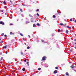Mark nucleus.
Wrapping results in <instances>:
<instances>
[{"label": "nucleus", "instance_id": "nucleus-21", "mask_svg": "<svg viewBox=\"0 0 76 76\" xmlns=\"http://www.w3.org/2000/svg\"><path fill=\"white\" fill-rule=\"evenodd\" d=\"M29 16L30 17H32V15H29Z\"/></svg>", "mask_w": 76, "mask_h": 76}, {"label": "nucleus", "instance_id": "nucleus-30", "mask_svg": "<svg viewBox=\"0 0 76 76\" xmlns=\"http://www.w3.org/2000/svg\"><path fill=\"white\" fill-rule=\"evenodd\" d=\"M21 54H22V55H23V53L22 52H21Z\"/></svg>", "mask_w": 76, "mask_h": 76}, {"label": "nucleus", "instance_id": "nucleus-43", "mask_svg": "<svg viewBox=\"0 0 76 76\" xmlns=\"http://www.w3.org/2000/svg\"><path fill=\"white\" fill-rule=\"evenodd\" d=\"M5 8H6V7H7L5 6Z\"/></svg>", "mask_w": 76, "mask_h": 76}, {"label": "nucleus", "instance_id": "nucleus-2", "mask_svg": "<svg viewBox=\"0 0 76 76\" xmlns=\"http://www.w3.org/2000/svg\"><path fill=\"white\" fill-rule=\"evenodd\" d=\"M0 24H2V25H4V22H3L2 21L0 22Z\"/></svg>", "mask_w": 76, "mask_h": 76}, {"label": "nucleus", "instance_id": "nucleus-22", "mask_svg": "<svg viewBox=\"0 0 76 76\" xmlns=\"http://www.w3.org/2000/svg\"><path fill=\"white\" fill-rule=\"evenodd\" d=\"M39 23H37V25L38 26V25H39Z\"/></svg>", "mask_w": 76, "mask_h": 76}, {"label": "nucleus", "instance_id": "nucleus-52", "mask_svg": "<svg viewBox=\"0 0 76 76\" xmlns=\"http://www.w3.org/2000/svg\"><path fill=\"white\" fill-rule=\"evenodd\" d=\"M75 44L76 45V43H75Z\"/></svg>", "mask_w": 76, "mask_h": 76}, {"label": "nucleus", "instance_id": "nucleus-32", "mask_svg": "<svg viewBox=\"0 0 76 76\" xmlns=\"http://www.w3.org/2000/svg\"><path fill=\"white\" fill-rule=\"evenodd\" d=\"M4 37H7V35H6L5 34V35H4Z\"/></svg>", "mask_w": 76, "mask_h": 76}, {"label": "nucleus", "instance_id": "nucleus-29", "mask_svg": "<svg viewBox=\"0 0 76 76\" xmlns=\"http://www.w3.org/2000/svg\"><path fill=\"white\" fill-rule=\"evenodd\" d=\"M1 12H3V10H1Z\"/></svg>", "mask_w": 76, "mask_h": 76}, {"label": "nucleus", "instance_id": "nucleus-49", "mask_svg": "<svg viewBox=\"0 0 76 76\" xmlns=\"http://www.w3.org/2000/svg\"><path fill=\"white\" fill-rule=\"evenodd\" d=\"M0 41H1V39H0Z\"/></svg>", "mask_w": 76, "mask_h": 76}, {"label": "nucleus", "instance_id": "nucleus-12", "mask_svg": "<svg viewBox=\"0 0 76 76\" xmlns=\"http://www.w3.org/2000/svg\"><path fill=\"white\" fill-rule=\"evenodd\" d=\"M3 3L4 4H6V3L5 2V1H4L3 2Z\"/></svg>", "mask_w": 76, "mask_h": 76}, {"label": "nucleus", "instance_id": "nucleus-40", "mask_svg": "<svg viewBox=\"0 0 76 76\" xmlns=\"http://www.w3.org/2000/svg\"><path fill=\"white\" fill-rule=\"evenodd\" d=\"M34 22H37V21L35 20V21H34Z\"/></svg>", "mask_w": 76, "mask_h": 76}, {"label": "nucleus", "instance_id": "nucleus-34", "mask_svg": "<svg viewBox=\"0 0 76 76\" xmlns=\"http://www.w3.org/2000/svg\"><path fill=\"white\" fill-rule=\"evenodd\" d=\"M1 60H3V58H1Z\"/></svg>", "mask_w": 76, "mask_h": 76}, {"label": "nucleus", "instance_id": "nucleus-10", "mask_svg": "<svg viewBox=\"0 0 76 76\" xmlns=\"http://www.w3.org/2000/svg\"><path fill=\"white\" fill-rule=\"evenodd\" d=\"M4 48H6L7 47V45L3 47Z\"/></svg>", "mask_w": 76, "mask_h": 76}, {"label": "nucleus", "instance_id": "nucleus-45", "mask_svg": "<svg viewBox=\"0 0 76 76\" xmlns=\"http://www.w3.org/2000/svg\"><path fill=\"white\" fill-rule=\"evenodd\" d=\"M75 22L76 23V20L75 21Z\"/></svg>", "mask_w": 76, "mask_h": 76}, {"label": "nucleus", "instance_id": "nucleus-7", "mask_svg": "<svg viewBox=\"0 0 76 76\" xmlns=\"http://www.w3.org/2000/svg\"><path fill=\"white\" fill-rule=\"evenodd\" d=\"M66 75H67V76H69V73H68V72L66 73Z\"/></svg>", "mask_w": 76, "mask_h": 76}, {"label": "nucleus", "instance_id": "nucleus-4", "mask_svg": "<svg viewBox=\"0 0 76 76\" xmlns=\"http://www.w3.org/2000/svg\"><path fill=\"white\" fill-rule=\"evenodd\" d=\"M68 32H69V31L67 30H66V34H68Z\"/></svg>", "mask_w": 76, "mask_h": 76}, {"label": "nucleus", "instance_id": "nucleus-20", "mask_svg": "<svg viewBox=\"0 0 76 76\" xmlns=\"http://www.w3.org/2000/svg\"><path fill=\"white\" fill-rule=\"evenodd\" d=\"M36 11H37V12H38V11H39V9H37Z\"/></svg>", "mask_w": 76, "mask_h": 76}, {"label": "nucleus", "instance_id": "nucleus-41", "mask_svg": "<svg viewBox=\"0 0 76 76\" xmlns=\"http://www.w3.org/2000/svg\"><path fill=\"white\" fill-rule=\"evenodd\" d=\"M42 42H44V40H42Z\"/></svg>", "mask_w": 76, "mask_h": 76}, {"label": "nucleus", "instance_id": "nucleus-1", "mask_svg": "<svg viewBox=\"0 0 76 76\" xmlns=\"http://www.w3.org/2000/svg\"><path fill=\"white\" fill-rule=\"evenodd\" d=\"M46 57L45 56H44L42 58V60H45V59L46 58Z\"/></svg>", "mask_w": 76, "mask_h": 76}, {"label": "nucleus", "instance_id": "nucleus-51", "mask_svg": "<svg viewBox=\"0 0 76 76\" xmlns=\"http://www.w3.org/2000/svg\"><path fill=\"white\" fill-rule=\"evenodd\" d=\"M28 66H29V65H28Z\"/></svg>", "mask_w": 76, "mask_h": 76}, {"label": "nucleus", "instance_id": "nucleus-50", "mask_svg": "<svg viewBox=\"0 0 76 76\" xmlns=\"http://www.w3.org/2000/svg\"><path fill=\"white\" fill-rule=\"evenodd\" d=\"M13 6H15V5H13Z\"/></svg>", "mask_w": 76, "mask_h": 76}, {"label": "nucleus", "instance_id": "nucleus-9", "mask_svg": "<svg viewBox=\"0 0 76 76\" xmlns=\"http://www.w3.org/2000/svg\"><path fill=\"white\" fill-rule=\"evenodd\" d=\"M60 25H64V24H63V23H61L60 24Z\"/></svg>", "mask_w": 76, "mask_h": 76}, {"label": "nucleus", "instance_id": "nucleus-35", "mask_svg": "<svg viewBox=\"0 0 76 76\" xmlns=\"http://www.w3.org/2000/svg\"><path fill=\"white\" fill-rule=\"evenodd\" d=\"M24 61H25V62H26V60H24Z\"/></svg>", "mask_w": 76, "mask_h": 76}, {"label": "nucleus", "instance_id": "nucleus-11", "mask_svg": "<svg viewBox=\"0 0 76 76\" xmlns=\"http://www.w3.org/2000/svg\"><path fill=\"white\" fill-rule=\"evenodd\" d=\"M23 71H25V69L24 68H23L22 69Z\"/></svg>", "mask_w": 76, "mask_h": 76}, {"label": "nucleus", "instance_id": "nucleus-27", "mask_svg": "<svg viewBox=\"0 0 76 76\" xmlns=\"http://www.w3.org/2000/svg\"><path fill=\"white\" fill-rule=\"evenodd\" d=\"M1 42H2V43H3V41H1Z\"/></svg>", "mask_w": 76, "mask_h": 76}, {"label": "nucleus", "instance_id": "nucleus-16", "mask_svg": "<svg viewBox=\"0 0 76 76\" xmlns=\"http://www.w3.org/2000/svg\"><path fill=\"white\" fill-rule=\"evenodd\" d=\"M33 27H35V24H33Z\"/></svg>", "mask_w": 76, "mask_h": 76}, {"label": "nucleus", "instance_id": "nucleus-28", "mask_svg": "<svg viewBox=\"0 0 76 76\" xmlns=\"http://www.w3.org/2000/svg\"><path fill=\"white\" fill-rule=\"evenodd\" d=\"M5 53H6V54H7V51H6Z\"/></svg>", "mask_w": 76, "mask_h": 76}, {"label": "nucleus", "instance_id": "nucleus-47", "mask_svg": "<svg viewBox=\"0 0 76 76\" xmlns=\"http://www.w3.org/2000/svg\"><path fill=\"white\" fill-rule=\"evenodd\" d=\"M60 12H59V13H58V14H60Z\"/></svg>", "mask_w": 76, "mask_h": 76}, {"label": "nucleus", "instance_id": "nucleus-33", "mask_svg": "<svg viewBox=\"0 0 76 76\" xmlns=\"http://www.w3.org/2000/svg\"><path fill=\"white\" fill-rule=\"evenodd\" d=\"M31 22H33V20H31Z\"/></svg>", "mask_w": 76, "mask_h": 76}, {"label": "nucleus", "instance_id": "nucleus-18", "mask_svg": "<svg viewBox=\"0 0 76 76\" xmlns=\"http://www.w3.org/2000/svg\"><path fill=\"white\" fill-rule=\"evenodd\" d=\"M55 69H58V67H56V68H55Z\"/></svg>", "mask_w": 76, "mask_h": 76}, {"label": "nucleus", "instance_id": "nucleus-17", "mask_svg": "<svg viewBox=\"0 0 76 76\" xmlns=\"http://www.w3.org/2000/svg\"><path fill=\"white\" fill-rule=\"evenodd\" d=\"M37 16H39V14H38V13H37Z\"/></svg>", "mask_w": 76, "mask_h": 76}, {"label": "nucleus", "instance_id": "nucleus-46", "mask_svg": "<svg viewBox=\"0 0 76 76\" xmlns=\"http://www.w3.org/2000/svg\"><path fill=\"white\" fill-rule=\"evenodd\" d=\"M75 41H76V39H75Z\"/></svg>", "mask_w": 76, "mask_h": 76}, {"label": "nucleus", "instance_id": "nucleus-3", "mask_svg": "<svg viewBox=\"0 0 76 76\" xmlns=\"http://www.w3.org/2000/svg\"><path fill=\"white\" fill-rule=\"evenodd\" d=\"M54 73H57V71L56 70H55V71H54Z\"/></svg>", "mask_w": 76, "mask_h": 76}, {"label": "nucleus", "instance_id": "nucleus-48", "mask_svg": "<svg viewBox=\"0 0 76 76\" xmlns=\"http://www.w3.org/2000/svg\"><path fill=\"white\" fill-rule=\"evenodd\" d=\"M65 21H66V20H65Z\"/></svg>", "mask_w": 76, "mask_h": 76}, {"label": "nucleus", "instance_id": "nucleus-8", "mask_svg": "<svg viewBox=\"0 0 76 76\" xmlns=\"http://www.w3.org/2000/svg\"><path fill=\"white\" fill-rule=\"evenodd\" d=\"M12 45L11 44H10L8 45V46H9V47H10Z\"/></svg>", "mask_w": 76, "mask_h": 76}, {"label": "nucleus", "instance_id": "nucleus-25", "mask_svg": "<svg viewBox=\"0 0 76 76\" xmlns=\"http://www.w3.org/2000/svg\"><path fill=\"white\" fill-rule=\"evenodd\" d=\"M20 35L21 36H23V35L22 34H20Z\"/></svg>", "mask_w": 76, "mask_h": 76}, {"label": "nucleus", "instance_id": "nucleus-26", "mask_svg": "<svg viewBox=\"0 0 76 76\" xmlns=\"http://www.w3.org/2000/svg\"><path fill=\"white\" fill-rule=\"evenodd\" d=\"M70 21H71V22H72V19H70Z\"/></svg>", "mask_w": 76, "mask_h": 76}, {"label": "nucleus", "instance_id": "nucleus-5", "mask_svg": "<svg viewBox=\"0 0 76 76\" xmlns=\"http://www.w3.org/2000/svg\"><path fill=\"white\" fill-rule=\"evenodd\" d=\"M66 27H67V28H69V29H71V28L69 27V26H66Z\"/></svg>", "mask_w": 76, "mask_h": 76}, {"label": "nucleus", "instance_id": "nucleus-36", "mask_svg": "<svg viewBox=\"0 0 76 76\" xmlns=\"http://www.w3.org/2000/svg\"><path fill=\"white\" fill-rule=\"evenodd\" d=\"M27 64H29V62H27Z\"/></svg>", "mask_w": 76, "mask_h": 76}, {"label": "nucleus", "instance_id": "nucleus-37", "mask_svg": "<svg viewBox=\"0 0 76 76\" xmlns=\"http://www.w3.org/2000/svg\"><path fill=\"white\" fill-rule=\"evenodd\" d=\"M20 11H21V12H22V9H20Z\"/></svg>", "mask_w": 76, "mask_h": 76}, {"label": "nucleus", "instance_id": "nucleus-44", "mask_svg": "<svg viewBox=\"0 0 76 76\" xmlns=\"http://www.w3.org/2000/svg\"><path fill=\"white\" fill-rule=\"evenodd\" d=\"M26 22V23H27V22Z\"/></svg>", "mask_w": 76, "mask_h": 76}, {"label": "nucleus", "instance_id": "nucleus-31", "mask_svg": "<svg viewBox=\"0 0 76 76\" xmlns=\"http://www.w3.org/2000/svg\"><path fill=\"white\" fill-rule=\"evenodd\" d=\"M10 25H13V24H12V23H10Z\"/></svg>", "mask_w": 76, "mask_h": 76}, {"label": "nucleus", "instance_id": "nucleus-15", "mask_svg": "<svg viewBox=\"0 0 76 76\" xmlns=\"http://www.w3.org/2000/svg\"><path fill=\"white\" fill-rule=\"evenodd\" d=\"M3 35H4V33L2 34H1V36L2 37H3Z\"/></svg>", "mask_w": 76, "mask_h": 76}, {"label": "nucleus", "instance_id": "nucleus-24", "mask_svg": "<svg viewBox=\"0 0 76 76\" xmlns=\"http://www.w3.org/2000/svg\"><path fill=\"white\" fill-rule=\"evenodd\" d=\"M60 31V29H58V32H59V31Z\"/></svg>", "mask_w": 76, "mask_h": 76}, {"label": "nucleus", "instance_id": "nucleus-42", "mask_svg": "<svg viewBox=\"0 0 76 76\" xmlns=\"http://www.w3.org/2000/svg\"><path fill=\"white\" fill-rule=\"evenodd\" d=\"M25 51H26V50H25Z\"/></svg>", "mask_w": 76, "mask_h": 76}, {"label": "nucleus", "instance_id": "nucleus-23", "mask_svg": "<svg viewBox=\"0 0 76 76\" xmlns=\"http://www.w3.org/2000/svg\"><path fill=\"white\" fill-rule=\"evenodd\" d=\"M10 35H12V32H10Z\"/></svg>", "mask_w": 76, "mask_h": 76}, {"label": "nucleus", "instance_id": "nucleus-38", "mask_svg": "<svg viewBox=\"0 0 76 76\" xmlns=\"http://www.w3.org/2000/svg\"><path fill=\"white\" fill-rule=\"evenodd\" d=\"M28 36L29 37V38H30V36H29V35H28Z\"/></svg>", "mask_w": 76, "mask_h": 76}, {"label": "nucleus", "instance_id": "nucleus-13", "mask_svg": "<svg viewBox=\"0 0 76 76\" xmlns=\"http://www.w3.org/2000/svg\"><path fill=\"white\" fill-rule=\"evenodd\" d=\"M27 49H29V48H30V47L29 46L27 47Z\"/></svg>", "mask_w": 76, "mask_h": 76}, {"label": "nucleus", "instance_id": "nucleus-39", "mask_svg": "<svg viewBox=\"0 0 76 76\" xmlns=\"http://www.w3.org/2000/svg\"><path fill=\"white\" fill-rule=\"evenodd\" d=\"M10 3H12V1H10Z\"/></svg>", "mask_w": 76, "mask_h": 76}, {"label": "nucleus", "instance_id": "nucleus-14", "mask_svg": "<svg viewBox=\"0 0 76 76\" xmlns=\"http://www.w3.org/2000/svg\"><path fill=\"white\" fill-rule=\"evenodd\" d=\"M53 18H56V16H55V15H53Z\"/></svg>", "mask_w": 76, "mask_h": 76}, {"label": "nucleus", "instance_id": "nucleus-19", "mask_svg": "<svg viewBox=\"0 0 76 76\" xmlns=\"http://www.w3.org/2000/svg\"><path fill=\"white\" fill-rule=\"evenodd\" d=\"M38 70H41V68H38Z\"/></svg>", "mask_w": 76, "mask_h": 76}, {"label": "nucleus", "instance_id": "nucleus-6", "mask_svg": "<svg viewBox=\"0 0 76 76\" xmlns=\"http://www.w3.org/2000/svg\"><path fill=\"white\" fill-rule=\"evenodd\" d=\"M71 67H72V68H74L75 67V66H70Z\"/></svg>", "mask_w": 76, "mask_h": 76}]
</instances>
